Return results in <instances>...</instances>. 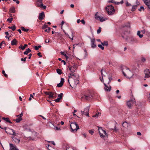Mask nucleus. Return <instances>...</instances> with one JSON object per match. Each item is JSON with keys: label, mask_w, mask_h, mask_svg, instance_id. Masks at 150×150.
<instances>
[{"label": "nucleus", "mask_w": 150, "mask_h": 150, "mask_svg": "<svg viewBox=\"0 0 150 150\" xmlns=\"http://www.w3.org/2000/svg\"><path fill=\"white\" fill-rule=\"evenodd\" d=\"M68 77V81L71 87H75L79 83V76L77 73H70L69 74Z\"/></svg>", "instance_id": "f257e3e1"}, {"label": "nucleus", "mask_w": 150, "mask_h": 150, "mask_svg": "<svg viewBox=\"0 0 150 150\" xmlns=\"http://www.w3.org/2000/svg\"><path fill=\"white\" fill-rule=\"evenodd\" d=\"M120 68L123 75L126 78L130 79L132 77L133 74L129 69L123 66H121Z\"/></svg>", "instance_id": "f03ea898"}, {"label": "nucleus", "mask_w": 150, "mask_h": 150, "mask_svg": "<svg viewBox=\"0 0 150 150\" xmlns=\"http://www.w3.org/2000/svg\"><path fill=\"white\" fill-rule=\"evenodd\" d=\"M92 96L91 94H86L81 96V99L84 101L89 100L91 99Z\"/></svg>", "instance_id": "7ed1b4c3"}, {"label": "nucleus", "mask_w": 150, "mask_h": 150, "mask_svg": "<svg viewBox=\"0 0 150 150\" xmlns=\"http://www.w3.org/2000/svg\"><path fill=\"white\" fill-rule=\"evenodd\" d=\"M106 10L109 15H112L114 13L115 10L112 5L107 6L106 8Z\"/></svg>", "instance_id": "20e7f679"}, {"label": "nucleus", "mask_w": 150, "mask_h": 150, "mask_svg": "<svg viewBox=\"0 0 150 150\" xmlns=\"http://www.w3.org/2000/svg\"><path fill=\"white\" fill-rule=\"evenodd\" d=\"M99 134L101 138L104 139L105 135H107V133L105 131L103 130L102 127H98Z\"/></svg>", "instance_id": "39448f33"}, {"label": "nucleus", "mask_w": 150, "mask_h": 150, "mask_svg": "<svg viewBox=\"0 0 150 150\" xmlns=\"http://www.w3.org/2000/svg\"><path fill=\"white\" fill-rule=\"evenodd\" d=\"M57 97V95L55 93L50 92L48 96V99L47 100L48 101L50 102L53 101L52 99H54Z\"/></svg>", "instance_id": "423d86ee"}, {"label": "nucleus", "mask_w": 150, "mask_h": 150, "mask_svg": "<svg viewBox=\"0 0 150 150\" xmlns=\"http://www.w3.org/2000/svg\"><path fill=\"white\" fill-rule=\"evenodd\" d=\"M70 127L72 131L73 132L76 131L79 129V126L76 122H72L70 125Z\"/></svg>", "instance_id": "0eeeda50"}, {"label": "nucleus", "mask_w": 150, "mask_h": 150, "mask_svg": "<svg viewBox=\"0 0 150 150\" xmlns=\"http://www.w3.org/2000/svg\"><path fill=\"white\" fill-rule=\"evenodd\" d=\"M29 134L30 135V136L28 137V138H29L30 139L33 140L36 137L38 133L35 132H30Z\"/></svg>", "instance_id": "6e6552de"}, {"label": "nucleus", "mask_w": 150, "mask_h": 150, "mask_svg": "<svg viewBox=\"0 0 150 150\" xmlns=\"http://www.w3.org/2000/svg\"><path fill=\"white\" fill-rule=\"evenodd\" d=\"M37 4L38 6L43 9H45L46 8V6L43 5L42 0H38L37 2Z\"/></svg>", "instance_id": "1a4fd4ad"}, {"label": "nucleus", "mask_w": 150, "mask_h": 150, "mask_svg": "<svg viewBox=\"0 0 150 150\" xmlns=\"http://www.w3.org/2000/svg\"><path fill=\"white\" fill-rule=\"evenodd\" d=\"M89 111V107H87L85 108L83 111H81V112L82 114H84L86 116L88 117H89V115L88 113Z\"/></svg>", "instance_id": "9d476101"}, {"label": "nucleus", "mask_w": 150, "mask_h": 150, "mask_svg": "<svg viewBox=\"0 0 150 150\" xmlns=\"http://www.w3.org/2000/svg\"><path fill=\"white\" fill-rule=\"evenodd\" d=\"M98 13L97 12L95 14V18L97 20H99L101 22L103 21L106 20V18L105 17H103L102 16H98Z\"/></svg>", "instance_id": "9b49d317"}, {"label": "nucleus", "mask_w": 150, "mask_h": 150, "mask_svg": "<svg viewBox=\"0 0 150 150\" xmlns=\"http://www.w3.org/2000/svg\"><path fill=\"white\" fill-rule=\"evenodd\" d=\"M137 0H126V5L127 6H132V4H134V1H137Z\"/></svg>", "instance_id": "f8f14e48"}, {"label": "nucleus", "mask_w": 150, "mask_h": 150, "mask_svg": "<svg viewBox=\"0 0 150 150\" xmlns=\"http://www.w3.org/2000/svg\"><path fill=\"white\" fill-rule=\"evenodd\" d=\"M145 78H149L150 77V72L149 69H146L144 71Z\"/></svg>", "instance_id": "ddd939ff"}, {"label": "nucleus", "mask_w": 150, "mask_h": 150, "mask_svg": "<svg viewBox=\"0 0 150 150\" xmlns=\"http://www.w3.org/2000/svg\"><path fill=\"white\" fill-rule=\"evenodd\" d=\"M63 94L62 93H61L58 95V98L53 100L55 102L57 103L60 102V100H62V97L63 96Z\"/></svg>", "instance_id": "4468645a"}, {"label": "nucleus", "mask_w": 150, "mask_h": 150, "mask_svg": "<svg viewBox=\"0 0 150 150\" xmlns=\"http://www.w3.org/2000/svg\"><path fill=\"white\" fill-rule=\"evenodd\" d=\"M12 139L14 142L17 144H18L20 141V139L19 136L16 137H11Z\"/></svg>", "instance_id": "2eb2a0df"}, {"label": "nucleus", "mask_w": 150, "mask_h": 150, "mask_svg": "<svg viewBox=\"0 0 150 150\" xmlns=\"http://www.w3.org/2000/svg\"><path fill=\"white\" fill-rule=\"evenodd\" d=\"M105 85V87L104 88V89L105 91H110L111 89V87L110 86H107L104 83H103Z\"/></svg>", "instance_id": "dca6fc26"}, {"label": "nucleus", "mask_w": 150, "mask_h": 150, "mask_svg": "<svg viewBox=\"0 0 150 150\" xmlns=\"http://www.w3.org/2000/svg\"><path fill=\"white\" fill-rule=\"evenodd\" d=\"M4 129H5L6 132L8 134H9L12 135L13 133V132L14 131V130L10 129H7V131H6V127H5L4 128Z\"/></svg>", "instance_id": "f3484780"}, {"label": "nucleus", "mask_w": 150, "mask_h": 150, "mask_svg": "<svg viewBox=\"0 0 150 150\" xmlns=\"http://www.w3.org/2000/svg\"><path fill=\"white\" fill-rule=\"evenodd\" d=\"M45 17L44 13L42 12L40 13L38 18L40 20L42 21L43 19Z\"/></svg>", "instance_id": "a211bd4d"}, {"label": "nucleus", "mask_w": 150, "mask_h": 150, "mask_svg": "<svg viewBox=\"0 0 150 150\" xmlns=\"http://www.w3.org/2000/svg\"><path fill=\"white\" fill-rule=\"evenodd\" d=\"M64 81V79L63 78H61L60 82L57 84V86L59 87H62Z\"/></svg>", "instance_id": "6ab92c4d"}, {"label": "nucleus", "mask_w": 150, "mask_h": 150, "mask_svg": "<svg viewBox=\"0 0 150 150\" xmlns=\"http://www.w3.org/2000/svg\"><path fill=\"white\" fill-rule=\"evenodd\" d=\"M145 4L147 6L148 8L150 9V0H143Z\"/></svg>", "instance_id": "aec40b11"}, {"label": "nucleus", "mask_w": 150, "mask_h": 150, "mask_svg": "<svg viewBox=\"0 0 150 150\" xmlns=\"http://www.w3.org/2000/svg\"><path fill=\"white\" fill-rule=\"evenodd\" d=\"M135 102V100L132 96L131 97L130 99L127 101V103H134Z\"/></svg>", "instance_id": "412c9836"}, {"label": "nucleus", "mask_w": 150, "mask_h": 150, "mask_svg": "<svg viewBox=\"0 0 150 150\" xmlns=\"http://www.w3.org/2000/svg\"><path fill=\"white\" fill-rule=\"evenodd\" d=\"M95 39H91V47L93 48H94L96 47V45L95 44Z\"/></svg>", "instance_id": "4be33fe9"}, {"label": "nucleus", "mask_w": 150, "mask_h": 150, "mask_svg": "<svg viewBox=\"0 0 150 150\" xmlns=\"http://www.w3.org/2000/svg\"><path fill=\"white\" fill-rule=\"evenodd\" d=\"M69 68V69L70 71L71 72V73H75L74 72H75L76 71V69L75 68V67L74 66H72L71 67H68Z\"/></svg>", "instance_id": "5701e85b"}, {"label": "nucleus", "mask_w": 150, "mask_h": 150, "mask_svg": "<svg viewBox=\"0 0 150 150\" xmlns=\"http://www.w3.org/2000/svg\"><path fill=\"white\" fill-rule=\"evenodd\" d=\"M19 135V134L17 132L14 130L12 134V137L18 136Z\"/></svg>", "instance_id": "b1692460"}, {"label": "nucleus", "mask_w": 150, "mask_h": 150, "mask_svg": "<svg viewBox=\"0 0 150 150\" xmlns=\"http://www.w3.org/2000/svg\"><path fill=\"white\" fill-rule=\"evenodd\" d=\"M2 119L5 120L6 122H8L10 124H11L12 123L11 122L9 119L8 118H5L4 117H2Z\"/></svg>", "instance_id": "393cba45"}, {"label": "nucleus", "mask_w": 150, "mask_h": 150, "mask_svg": "<svg viewBox=\"0 0 150 150\" xmlns=\"http://www.w3.org/2000/svg\"><path fill=\"white\" fill-rule=\"evenodd\" d=\"M130 41L132 42H137L138 40L137 39L135 38H130Z\"/></svg>", "instance_id": "a878e982"}, {"label": "nucleus", "mask_w": 150, "mask_h": 150, "mask_svg": "<svg viewBox=\"0 0 150 150\" xmlns=\"http://www.w3.org/2000/svg\"><path fill=\"white\" fill-rule=\"evenodd\" d=\"M17 40L15 39H14L12 41L11 44L12 45H16Z\"/></svg>", "instance_id": "bb28decb"}, {"label": "nucleus", "mask_w": 150, "mask_h": 150, "mask_svg": "<svg viewBox=\"0 0 150 150\" xmlns=\"http://www.w3.org/2000/svg\"><path fill=\"white\" fill-rule=\"evenodd\" d=\"M140 31H138L137 32V35L140 38H142L143 37V34H140Z\"/></svg>", "instance_id": "cd10ccee"}, {"label": "nucleus", "mask_w": 150, "mask_h": 150, "mask_svg": "<svg viewBox=\"0 0 150 150\" xmlns=\"http://www.w3.org/2000/svg\"><path fill=\"white\" fill-rule=\"evenodd\" d=\"M31 50L29 48H28L24 52V54H28L31 52Z\"/></svg>", "instance_id": "c85d7f7f"}, {"label": "nucleus", "mask_w": 150, "mask_h": 150, "mask_svg": "<svg viewBox=\"0 0 150 150\" xmlns=\"http://www.w3.org/2000/svg\"><path fill=\"white\" fill-rule=\"evenodd\" d=\"M28 45L27 44H25L24 46H22L21 45L19 46V48H21L22 50H24L26 47H27Z\"/></svg>", "instance_id": "c756f323"}, {"label": "nucleus", "mask_w": 150, "mask_h": 150, "mask_svg": "<svg viewBox=\"0 0 150 150\" xmlns=\"http://www.w3.org/2000/svg\"><path fill=\"white\" fill-rule=\"evenodd\" d=\"M138 5H139V4L137 3V5L133 6H132V11H135L137 8V6Z\"/></svg>", "instance_id": "7c9ffc66"}, {"label": "nucleus", "mask_w": 150, "mask_h": 150, "mask_svg": "<svg viewBox=\"0 0 150 150\" xmlns=\"http://www.w3.org/2000/svg\"><path fill=\"white\" fill-rule=\"evenodd\" d=\"M101 43L103 46L105 45L107 46L108 45V41H104L103 42H101Z\"/></svg>", "instance_id": "2f4dec72"}, {"label": "nucleus", "mask_w": 150, "mask_h": 150, "mask_svg": "<svg viewBox=\"0 0 150 150\" xmlns=\"http://www.w3.org/2000/svg\"><path fill=\"white\" fill-rule=\"evenodd\" d=\"M8 28L9 29H11L13 31L15 30L16 29V27L15 25H13V26H9Z\"/></svg>", "instance_id": "473e14b6"}, {"label": "nucleus", "mask_w": 150, "mask_h": 150, "mask_svg": "<svg viewBox=\"0 0 150 150\" xmlns=\"http://www.w3.org/2000/svg\"><path fill=\"white\" fill-rule=\"evenodd\" d=\"M22 120V118H18L14 120L17 123L19 122Z\"/></svg>", "instance_id": "72a5a7b5"}, {"label": "nucleus", "mask_w": 150, "mask_h": 150, "mask_svg": "<svg viewBox=\"0 0 150 150\" xmlns=\"http://www.w3.org/2000/svg\"><path fill=\"white\" fill-rule=\"evenodd\" d=\"M57 73L59 74L60 75L62 74V71L61 69H57Z\"/></svg>", "instance_id": "f704fd0d"}, {"label": "nucleus", "mask_w": 150, "mask_h": 150, "mask_svg": "<svg viewBox=\"0 0 150 150\" xmlns=\"http://www.w3.org/2000/svg\"><path fill=\"white\" fill-rule=\"evenodd\" d=\"M61 53L62 55H63L65 57H66V59H67H67H68L69 58V57H68V56H67L66 55V54H64V52H61Z\"/></svg>", "instance_id": "c9c22d12"}, {"label": "nucleus", "mask_w": 150, "mask_h": 150, "mask_svg": "<svg viewBox=\"0 0 150 150\" xmlns=\"http://www.w3.org/2000/svg\"><path fill=\"white\" fill-rule=\"evenodd\" d=\"M101 74L102 76V79H100L101 81L102 82H103V76H105V75H103V69H102L101 70Z\"/></svg>", "instance_id": "e433bc0d"}, {"label": "nucleus", "mask_w": 150, "mask_h": 150, "mask_svg": "<svg viewBox=\"0 0 150 150\" xmlns=\"http://www.w3.org/2000/svg\"><path fill=\"white\" fill-rule=\"evenodd\" d=\"M122 125L124 127H127L128 126V124L127 122H123L122 123Z\"/></svg>", "instance_id": "4c0bfd02"}, {"label": "nucleus", "mask_w": 150, "mask_h": 150, "mask_svg": "<svg viewBox=\"0 0 150 150\" xmlns=\"http://www.w3.org/2000/svg\"><path fill=\"white\" fill-rule=\"evenodd\" d=\"M10 12L11 13H13L15 12V10L14 8H12L10 10Z\"/></svg>", "instance_id": "58836bf2"}, {"label": "nucleus", "mask_w": 150, "mask_h": 150, "mask_svg": "<svg viewBox=\"0 0 150 150\" xmlns=\"http://www.w3.org/2000/svg\"><path fill=\"white\" fill-rule=\"evenodd\" d=\"M48 25H47L44 24L42 27V28L43 29H45L48 28Z\"/></svg>", "instance_id": "ea45409f"}, {"label": "nucleus", "mask_w": 150, "mask_h": 150, "mask_svg": "<svg viewBox=\"0 0 150 150\" xmlns=\"http://www.w3.org/2000/svg\"><path fill=\"white\" fill-rule=\"evenodd\" d=\"M100 114L99 113V112H98L97 114H96V115H93V117H98L100 115Z\"/></svg>", "instance_id": "a19ab883"}, {"label": "nucleus", "mask_w": 150, "mask_h": 150, "mask_svg": "<svg viewBox=\"0 0 150 150\" xmlns=\"http://www.w3.org/2000/svg\"><path fill=\"white\" fill-rule=\"evenodd\" d=\"M21 29L22 30H23L24 31H25V32H28V30H29V29H25L23 27H21Z\"/></svg>", "instance_id": "79ce46f5"}, {"label": "nucleus", "mask_w": 150, "mask_h": 150, "mask_svg": "<svg viewBox=\"0 0 150 150\" xmlns=\"http://www.w3.org/2000/svg\"><path fill=\"white\" fill-rule=\"evenodd\" d=\"M23 112H21V114H20L19 115H17L16 116L18 118H21V117L23 116Z\"/></svg>", "instance_id": "37998d69"}, {"label": "nucleus", "mask_w": 150, "mask_h": 150, "mask_svg": "<svg viewBox=\"0 0 150 150\" xmlns=\"http://www.w3.org/2000/svg\"><path fill=\"white\" fill-rule=\"evenodd\" d=\"M47 29H45V32H47L48 33H49L51 30V28L50 27H48Z\"/></svg>", "instance_id": "c03bdc74"}, {"label": "nucleus", "mask_w": 150, "mask_h": 150, "mask_svg": "<svg viewBox=\"0 0 150 150\" xmlns=\"http://www.w3.org/2000/svg\"><path fill=\"white\" fill-rule=\"evenodd\" d=\"M101 32V28L100 27L97 30V32L98 34L100 33Z\"/></svg>", "instance_id": "a18cd8bd"}, {"label": "nucleus", "mask_w": 150, "mask_h": 150, "mask_svg": "<svg viewBox=\"0 0 150 150\" xmlns=\"http://www.w3.org/2000/svg\"><path fill=\"white\" fill-rule=\"evenodd\" d=\"M98 47L100 48L102 50H103L104 49V47L103 46L101 45H98Z\"/></svg>", "instance_id": "49530a36"}, {"label": "nucleus", "mask_w": 150, "mask_h": 150, "mask_svg": "<svg viewBox=\"0 0 150 150\" xmlns=\"http://www.w3.org/2000/svg\"><path fill=\"white\" fill-rule=\"evenodd\" d=\"M89 132L92 135L94 132V130H89Z\"/></svg>", "instance_id": "de8ad7c7"}, {"label": "nucleus", "mask_w": 150, "mask_h": 150, "mask_svg": "<svg viewBox=\"0 0 150 150\" xmlns=\"http://www.w3.org/2000/svg\"><path fill=\"white\" fill-rule=\"evenodd\" d=\"M122 37L125 40H128V37H127V36H125L124 35H122Z\"/></svg>", "instance_id": "09e8293b"}, {"label": "nucleus", "mask_w": 150, "mask_h": 150, "mask_svg": "<svg viewBox=\"0 0 150 150\" xmlns=\"http://www.w3.org/2000/svg\"><path fill=\"white\" fill-rule=\"evenodd\" d=\"M13 19V18H8L7 19V21H9V22L10 23H11V22L12 21Z\"/></svg>", "instance_id": "8fccbe9b"}, {"label": "nucleus", "mask_w": 150, "mask_h": 150, "mask_svg": "<svg viewBox=\"0 0 150 150\" xmlns=\"http://www.w3.org/2000/svg\"><path fill=\"white\" fill-rule=\"evenodd\" d=\"M10 149L13 148H16L15 146H14L12 144H10Z\"/></svg>", "instance_id": "3c124183"}, {"label": "nucleus", "mask_w": 150, "mask_h": 150, "mask_svg": "<svg viewBox=\"0 0 150 150\" xmlns=\"http://www.w3.org/2000/svg\"><path fill=\"white\" fill-rule=\"evenodd\" d=\"M47 149L48 150H53L54 149L52 148L50 146H48Z\"/></svg>", "instance_id": "603ef678"}, {"label": "nucleus", "mask_w": 150, "mask_h": 150, "mask_svg": "<svg viewBox=\"0 0 150 150\" xmlns=\"http://www.w3.org/2000/svg\"><path fill=\"white\" fill-rule=\"evenodd\" d=\"M2 73L5 77H7V75L5 73V71L4 70H3L2 71Z\"/></svg>", "instance_id": "864d4df0"}, {"label": "nucleus", "mask_w": 150, "mask_h": 150, "mask_svg": "<svg viewBox=\"0 0 150 150\" xmlns=\"http://www.w3.org/2000/svg\"><path fill=\"white\" fill-rule=\"evenodd\" d=\"M108 79H109V81L108 83V84H109V83L112 80V78L111 77H109L108 78Z\"/></svg>", "instance_id": "5fc2aeb1"}, {"label": "nucleus", "mask_w": 150, "mask_h": 150, "mask_svg": "<svg viewBox=\"0 0 150 150\" xmlns=\"http://www.w3.org/2000/svg\"><path fill=\"white\" fill-rule=\"evenodd\" d=\"M127 106L129 108H130L132 106V104H127Z\"/></svg>", "instance_id": "6e6d98bb"}, {"label": "nucleus", "mask_w": 150, "mask_h": 150, "mask_svg": "<svg viewBox=\"0 0 150 150\" xmlns=\"http://www.w3.org/2000/svg\"><path fill=\"white\" fill-rule=\"evenodd\" d=\"M5 44V42L4 41H3L1 42L0 44V48H1V46L2 45V44Z\"/></svg>", "instance_id": "4d7b16f0"}, {"label": "nucleus", "mask_w": 150, "mask_h": 150, "mask_svg": "<svg viewBox=\"0 0 150 150\" xmlns=\"http://www.w3.org/2000/svg\"><path fill=\"white\" fill-rule=\"evenodd\" d=\"M81 22L83 23V24L84 25L85 24V22L83 19L81 20Z\"/></svg>", "instance_id": "13d9d810"}, {"label": "nucleus", "mask_w": 150, "mask_h": 150, "mask_svg": "<svg viewBox=\"0 0 150 150\" xmlns=\"http://www.w3.org/2000/svg\"><path fill=\"white\" fill-rule=\"evenodd\" d=\"M142 9H144V7L143 6H141L140 7V8L138 10L139 11H141Z\"/></svg>", "instance_id": "bf43d9fd"}, {"label": "nucleus", "mask_w": 150, "mask_h": 150, "mask_svg": "<svg viewBox=\"0 0 150 150\" xmlns=\"http://www.w3.org/2000/svg\"><path fill=\"white\" fill-rule=\"evenodd\" d=\"M27 58V57H25L24 58H21V61L25 62V61L26 59Z\"/></svg>", "instance_id": "052dcab7"}, {"label": "nucleus", "mask_w": 150, "mask_h": 150, "mask_svg": "<svg viewBox=\"0 0 150 150\" xmlns=\"http://www.w3.org/2000/svg\"><path fill=\"white\" fill-rule=\"evenodd\" d=\"M66 150H74L73 149H72L71 148H70V147L68 148V147H67V149H66Z\"/></svg>", "instance_id": "680f3d73"}, {"label": "nucleus", "mask_w": 150, "mask_h": 150, "mask_svg": "<svg viewBox=\"0 0 150 150\" xmlns=\"http://www.w3.org/2000/svg\"><path fill=\"white\" fill-rule=\"evenodd\" d=\"M50 92H45L44 93L46 95L48 96L49 93Z\"/></svg>", "instance_id": "e2e57ef3"}, {"label": "nucleus", "mask_w": 150, "mask_h": 150, "mask_svg": "<svg viewBox=\"0 0 150 150\" xmlns=\"http://www.w3.org/2000/svg\"><path fill=\"white\" fill-rule=\"evenodd\" d=\"M142 61L143 62H144L146 61V59L145 58L143 57L142 59Z\"/></svg>", "instance_id": "0e129e2a"}, {"label": "nucleus", "mask_w": 150, "mask_h": 150, "mask_svg": "<svg viewBox=\"0 0 150 150\" xmlns=\"http://www.w3.org/2000/svg\"><path fill=\"white\" fill-rule=\"evenodd\" d=\"M108 2L112 3H114L115 1H114V0H109Z\"/></svg>", "instance_id": "69168bd1"}, {"label": "nucleus", "mask_w": 150, "mask_h": 150, "mask_svg": "<svg viewBox=\"0 0 150 150\" xmlns=\"http://www.w3.org/2000/svg\"><path fill=\"white\" fill-rule=\"evenodd\" d=\"M10 150H18L17 148H13L10 149Z\"/></svg>", "instance_id": "338daca9"}, {"label": "nucleus", "mask_w": 150, "mask_h": 150, "mask_svg": "<svg viewBox=\"0 0 150 150\" xmlns=\"http://www.w3.org/2000/svg\"><path fill=\"white\" fill-rule=\"evenodd\" d=\"M40 57H42V56L41 55V53L40 52H39L37 54Z\"/></svg>", "instance_id": "774afa93"}]
</instances>
